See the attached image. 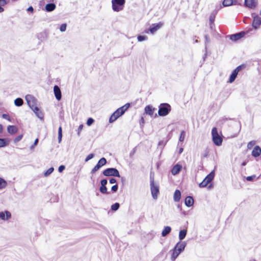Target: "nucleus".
<instances>
[{
	"instance_id": "obj_1",
	"label": "nucleus",
	"mask_w": 261,
	"mask_h": 261,
	"mask_svg": "<svg viewBox=\"0 0 261 261\" xmlns=\"http://www.w3.org/2000/svg\"><path fill=\"white\" fill-rule=\"evenodd\" d=\"M25 99L29 107L35 113L36 115L40 119H42L43 114L37 106L38 101L37 99L34 96L30 94L27 95Z\"/></svg>"
},
{
	"instance_id": "obj_2",
	"label": "nucleus",
	"mask_w": 261,
	"mask_h": 261,
	"mask_svg": "<svg viewBox=\"0 0 261 261\" xmlns=\"http://www.w3.org/2000/svg\"><path fill=\"white\" fill-rule=\"evenodd\" d=\"M130 104L127 103L121 107L117 109L110 116L109 122L112 123L114 122L117 118L122 115L124 112L129 108Z\"/></svg>"
},
{
	"instance_id": "obj_3",
	"label": "nucleus",
	"mask_w": 261,
	"mask_h": 261,
	"mask_svg": "<svg viewBox=\"0 0 261 261\" xmlns=\"http://www.w3.org/2000/svg\"><path fill=\"white\" fill-rule=\"evenodd\" d=\"M212 136L214 144L218 146H220L222 144L223 139L219 135L217 128L215 127L212 128Z\"/></svg>"
},
{
	"instance_id": "obj_4",
	"label": "nucleus",
	"mask_w": 261,
	"mask_h": 261,
	"mask_svg": "<svg viewBox=\"0 0 261 261\" xmlns=\"http://www.w3.org/2000/svg\"><path fill=\"white\" fill-rule=\"evenodd\" d=\"M171 106L168 103H161L159 106L158 114L161 116L167 115L171 111Z\"/></svg>"
},
{
	"instance_id": "obj_5",
	"label": "nucleus",
	"mask_w": 261,
	"mask_h": 261,
	"mask_svg": "<svg viewBox=\"0 0 261 261\" xmlns=\"http://www.w3.org/2000/svg\"><path fill=\"white\" fill-rule=\"evenodd\" d=\"M125 0H112V9L115 12H119L123 9Z\"/></svg>"
},
{
	"instance_id": "obj_6",
	"label": "nucleus",
	"mask_w": 261,
	"mask_h": 261,
	"mask_svg": "<svg viewBox=\"0 0 261 261\" xmlns=\"http://www.w3.org/2000/svg\"><path fill=\"white\" fill-rule=\"evenodd\" d=\"M215 176V172L212 171L209 173L205 178L199 184L200 188H204L206 187L214 179Z\"/></svg>"
},
{
	"instance_id": "obj_7",
	"label": "nucleus",
	"mask_w": 261,
	"mask_h": 261,
	"mask_svg": "<svg viewBox=\"0 0 261 261\" xmlns=\"http://www.w3.org/2000/svg\"><path fill=\"white\" fill-rule=\"evenodd\" d=\"M103 174L106 176H113L116 177H120L118 170L116 168H110L105 169L103 171Z\"/></svg>"
},
{
	"instance_id": "obj_8",
	"label": "nucleus",
	"mask_w": 261,
	"mask_h": 261,
	"mask_svg": "<svg viewBox=\"0 0 261 261\" xmlns=\"http://www.w3.org/2000/svg\"><path fill=\"white\" fill-rule=\"evenodd\" d=\"M246 66L244 64H242L238 66L232 72L229 80V82L232 83L237 77L238 72L245 68Z\"/></svg>"
},
{
	"instance_id": "obj_9",
	"label": "nucleus",
	"mask_w": 261,
	"mask_h": 261,
	"mask_svg": "<svg viewBox=\"0 0 261 261\" xmlns=\"http://www.w3.org/2000/svg\"><path fill=\"white\" fill-rule=\"evenodd\" d=\"M150 189L152 196L154 199H156L159 193V187L154 184L153 179L150 181Z\"/></svg>"
},
{
	"instance_id": "obj_10",
	"label": "nucleus",
	"mask_w": 261,
	"mask_h": 261,
	"mask_svg": "<svg viewBox=\"0 0 261 261\" xmlns=\"http://www.w3.org/2000/svg\"><path fill=\"white\" fill-rule=\"evenodd\" d=\"M252 17L253 18L252 21V27L255 29H257L261 24V18L255 13H252L251 14Z\"/></svg>"
},
{
	"instance_id": "obj_11",
	"label": "nucleus",
	"mask_w": 261,
	"mask_h": 261,
	"mask_svg": "<svg viewBox=\"0 0 261 261\" xmlns=\"http://www.w3.org/2000/svg\"><path fill=\"white\" fill-rule=\"evenodd\" d=\"M107 163V160L105 158H101L98 162L97 164L92 169L91 171L92 173H94L97 170H98L100 167L106 165Z\"/></svg>"
},
{
	"instance_id": "obj_12",
	"label": "nucleus",
	"mask_w": 261,
	"mask_h": 261,
	"mask_svg": "<svg viewBox=\"0 0 261 261\" xmlns=\"http://www.w3.org/2000/svg\"><path fill=\"white\" fill-rule=\"evenodd\" d=\"M245 35V32H241L238 33H236L233 35H231L229 37V38L231 40L233 41H237L243 37H244Z\"/></svg>"
},
{
	"instance_id": "obj_13",
	"label": "nucleus",
	"mask_w": 261,
	"mask_h": 261,
	"mask_svg": "<svg viewBox=\"0 0 261 261\" xmlns=\"http://www.w3.org/2000/svg\"><path fill=\"white\" fill-rule=\"evenodd\" d=\"M11 218V214L8 211L0 212V220L7 221Z\"/></svg>"
},
{
	"instance_id": "obj_14",
	"label": "nucleus",
	"mask_w": 261,
	"mask_h": 261,
	"mask_svg": "<svg viewBox=\"0 0 261 261\" xmlns=\"http://www.w3.org/2000/svg\"><path fill=\"white\" fill-rule=\"evenodd\" d=\"M244 4L246 7L253 9L256 7L257 2L256 0H245Z\"/></svg>"
},
{
	"instance_id": "obj_15",
	"label": "nucleus",
	"mask_w": 261,
	"mask_h": 261,
	"mask_svg": "<svg viewBox=\"0 0 261 261\" xmlns=\"http://www.w3.org/2000/svg\"><path fill=\"white\" fill-rule=\"evenodd\" d=\"M101 186L99 188V191L102 194H108L109 192H107V188L106 187V185L107 184V180L106 179H103L100 181Z\"/></svg>"
},
{
	"instance_id": "obj_16",
	"label": "nucleus",
	"mask_w": 261,
	"mask_h": 261,
	"mask_svg": "<svg viewBox=\"0 0 261 261\" xmlns=\"http://www.w3.org/2000/svg\"><path fill=\"white\" fill-rule=\"evenodd\" d=\"M54 92L56 99L58 100H61L62 98V93L61 90L58 86L56 85L54 87Z\"/></svg>"
},
{
	"instance_id": "obj_17",
	"label": "nucleus",
	"mask_w": 261,
	"mask_h": 261,
	"mask_svg": "<svg viewBox=\"0 0 261 261\" xmlns=\"http://www.w3.org/2000/svg\"><path fill=\"white\" fill-rule=\"evenodd\" d=\"M163 25V23L160 22L158 23L153 24L149 31L151 34H154L156 31L160 29Z\"/></svg>"
},
{
	"instance_id": "obj_18",
	"label": "nucleus",
	"mask_w": 261,
	"mask_h": 261,
	"mask_svg": "<svg viewBox=\"0 0 261 261\" xmlns=\"http://www.w3.org/2000/svg\"><path fill=\"white\" fill-rule=\"evenodd\" d=\"M155 109L150 105H148L144 109L145 113L151 116H152Z\"/></svg>"
},
{
	"instance_id": "obj_19",
	"label": "nucleus",
	"mask_w": 261,
	"mask_h": 261,
	"mask_svg": "<svg viewBox=\"0 0 261 261\" xmlns=\"http://www.w3.org/2000/svg\"><path fill=\"white\" fill-rule=\"evenodd\" d=\"M182 169L181 165L179 164H176L173 166L171 170V173L173 175H176L178 174Z\"/></svg>"
},
{
	"instance_id": "obj_20",
	"label": "nucleus",
	"mask_w": 261,
	"mask_h": 261,
	"mask_svg": "<svg viewBox=\"0 0 261 261\" xmlns=\"http://www.w3.org/2000/svg\"><path fill=\"white\" fill-rule=\"evenodd\" d=\"M252 155L254 157L259 156L261 154V149L258 146H256L252 151Z\"/></svg>"
},
{
	"instance_id": "obj_21",
	"label": "nucleus",
	"mask_w": 261,
	"mask_h": 261,
	"mask_svg": "<svg viewBox=\"0 0 261 261\" xmlns=\"http://www.w3.org/2000/svg\"><path fill=\"white\" fill-rule=\"evenodd\" d=\"M48 0H41L39 3L40 8H42L43 10V7L45 5V9L47 12H49V2Z\"/></svg>"
},
{
	"instance_id": "obj_22",
	"label": "nucleus",
	"mask_w": 261,
	"mask_h": 261,
	"mask_svg": "<svg viewBox=\"0 0 261 261\" xmlns=\"http://www.w3.org/2000/svg\"><path fill=\"white\" fill-rule=\"evenodd\" d=\"M7 131L10 134H15L17 132L18 128L15 125H9L7 127Z\"/></svg>"
},
{
	"instance_id": "obj_23",
	"label": "nucleus",
	"mask_w": 261,
	"mask_h": 261,
	"mask_svg": "<svg viewBox=\"0 0 261 261\" xmlns=\"http://www.w3.org/2000/svg\"><path fill=\"white\" fill-rule=\"evenodd\" d=\"M10 140L7 138H0V148L7 146L9 145Z\"/></svg>"
},
{
	"instance_id": "obj_24",
	"label": "nucleus",
	"mask_w": 261,
	"mask_h": 261,
	"mask_svg": "<svg viewBox=\"0 0 261 261\" xmlns=\"http://www.w3.org/2000/svg\"><path fill=\"white\" fill-rule=\"evenodd\" d=\"M185 204L187 206H191L193 205L194 203V199L191 196H188L185 199Z\"/></svg>"
},
{
	"instance_id": "obj_25",
	"label": "nucleus",
	"mask_w": 261,
	"mask_h": 261,
	"mask_svg": "<svg viewBox=\"0 0 261 261\" xmlns=\"http://www.w3.org/2000/svg\"><path fill=\"white\" fill-rule=\"evenodd\" d=\"M181 252H179V250L176 248H174L173 250V252L171 255V259L172 260H175L178 255Z\"/></svg>"
},
{
	"instance_id": "obj_26",
	"label": "nucleus",
	"mask_w": 261,
	"mask_h": 261,
	"mask_svg": "<svg viewBox=\"0 0 261 261\" xmlns=\"http://www.w3.org/2000/svg\"><path fill=\"white\" fill-rule=\"evenodd\" d=\"M174 200L175 202H178L181 198V193L179 190H176L174 193Z\"/></svg>"
},
{
	"instance_id": "obj_27",
	"label": "nucleus",
	"mask_w": 261,
	"mask_h": 261,
	"mask_svg": "<svg viewBox=\"0 0 261 261\" xmlns=\"http://www.w3.org/2000/svg\"><path fill=\"white\" fill-rule=\"evenodd\" d=\"M185 247L186 243L185 242H178V243L176 244L174 247L179 249V252H181L182 250H184Z\"/></svg>"
},
{
	"instance_id": "obj_28",
	"label": "nucleus",
	"mask_w": 261,
	"mask_h": 261,
	"mask_svg": "<svg viewBox=\"0 0 261 261\" xmlns=\"http://www.w3.org/2000/svg\"><path fill=\"white\" fill-rule=\"evenodd\" d=\"M171 228L170 226H166L162 232V235L163 237L166 236L170 232Z\"/></svg>"
},
{
	"instance_id": "obj_29",
	"label": "nucleus",
	"mask_w": 261,
	"mask_h": 261,
	"mask_svg": "<svg viewBox=\"0 0 261 261\" xmlns=\"http://www.w3.org/2000/svg\"><path fill=\"white\" fill-rule=\"evenodd\" d=\"M23 103V100L21 98H17L14 100V105L17 107H20Z\"/></svg>"
},
{
	"instance_id": "obj_30",
	"label": "nucleus",
	"mask_w": 261,
	"mask_h": 261,
	"mask_svg": "<svg viewBox=\"0 0 261 261\" xmlns=\"http://www.w3.org/2000/svg\"><path fill=\"white\" fill-rule=\"evenodd\" d=\"M8 2L7 0H0V13L4 12V9L3 7L5 6L8 3Z\"/></svg>"
},
{
	"instance_id": "obj_31",
	"label": "nucleus",
	"mask_w": 261,
	"mask_h": 261,
	"mask_svg": "<svg viewBox=\"0 0 261 261\" xmlns=\"http://www.w3.org/2000/svg\"><path fill=\"white\" fill-rule=\"evenodd\" d=\"M222 4L224 7L230 6L233 4V0H224Z\"/></svg>"
},
{
	"instance_id": "obj_32",
	"label": "nucleus",
	"mask_w": 261,
	"mask_h": 261,
	"mask_svg": "<svg viewBox=\"0 0 261 261\" xmlns=\"http://www.w3.org/2000/svg\"><path fill=\"white\" fill-rule=\"evenodd\" d=\"M186 234H187L186 230H180L179 233V239L180 240H183L185 238Z\"/></svg>"
},
{
	"instance_id": "obj_33",
	"label": "nucleus",
	"mask_w": 261,
	"mask_h": 261,
	"mask_svg": "<svg viewBox=\"0 0 261 261\" xmlns=\"http://www.w3.org/2000/svg\"><path fill=\"white\" fill-rule=\"evenodd\" d=\"M7 185L6 181L4 179L0 177V189L5 188L7 186Z\"/></svg>"
},
{
	"instance_id": "obj_34",
	"label": "nucleus",
	"mask_w": 261,
	"mask_h": 261,
	"mask_svg": "<svg viewBox=\"0 0 261 261\" xmlns=\"http://www.w3.org/2000/svg\"><path fill=\"white\" fill-rule=\"evenodd\" d=\"M62 137V129L61 126H60L58 129V140L59 143H60Z\"/></svg>"
},
{
	"instance_id": "obj_35",
	"label": "nucleus",
	"mask_w": 261,
	"mask_h": 261,
	"mask_svg": "<svg viewBox=\"0 0 261 261\" xmlns=\"http://www.w3.org/2000/svg\"><path fill=\"white\" fill-rule=\"evenodd\" d=\"M120 206V205L118 203H115L112 205L111 210L113 211H117Z\"/></svg>"
},
{
	"instance_id": "obj_36",
	"label": "nucleus",
	"mask_w": 261,
	"mask_h": 261,
	"mask_svg": "<svg viewBox=\"0 0 261 261\" xmlns=\"http://www.w3.org/2000/svg\"><path fill=\"white\" fill-rule=\"evenodd\" d=\"M185 138V132L184 130H182L181 132L180 136L179 138V140L181 142H182L184 140Z\"/></svg>"
},
{
	"instance_id": "obj_37",
	"label": "nucleus",
	"mask_w": 261,
	"mask_h": 261,
	"mask_svg": "<svg viewBox=\"0 0 261 261\" xmlns=\"http://www.w3.org/2000/svg\"><path fill=\"white\" fill-rule=\"evenodd\" d=\"M2 118L5 119L9 121H11V118L10 116L8 114H3L2 115Z\"/></svg>"
},
{
	"instance_id": "obj_38",
	"label": "nucleus",
	"mask_w": 261,
	"mask_h": 261,
	"mask_svg": "<svg viewBox=\"0 0 261 261\" xmlns=\"http://www.w3.org/2000/svg\"><path fill=\"white\" fill-rule=\"evenodd\" d=\"M22 137H23V135H22V134L18 136L14 139V142L17 143V142H19V141H20L21 140V139L22 138Z\"/></svg>"
},
{
	"instance_id": "obj_39",
	"label": "nucleus",
	"mask_w": 261,
	"mask_h": 261,
	"mask_svg": "<svg viewBox=\"0 0 261 261\" xmlns=\"http://www.w3.org/2000/svg\"><path fill=\"white\" fill-rule=\"evenodd\" d=\"M138 41H143L147 39V37L145 36L139 35L137 37Z\"/></svg>"
},
{
	"instance_id": "obj_40",
	"label": "nucleus",
	"mask_w": 261,
	"mask_h": 261,
	"mask_svg": "<svg viewBox=\"0 0 261 261\" xmlns=\"http://www.w3.org/2000/svg\"><path fill=\"white\" fill-rule=\"evenodd\" d=\"M66 23H63L61 25L60 27V30L61 32H64L66 29Z\"/></svg>"
},
{
	"instance_id": "obj_41",
	"label": "nucleus",
	"mask_w": 261,
	"mask_h": 261,
	"mask_svg": "<svg viewBox=\"0 0 261 261\" xmlns=\"http://www.w3.org/2000/svg\"><path fill=\"white\" fill-rule=\"evenodd\" d=\"M94 154L93 153H90L89 154V155H88L87 156V157L85 159V161L86 162H88L89 160L92 159L93 157H94Z\"/></svg>"
},
{
	"instance_id": "obj_42",
	"label": "nucleus",
	"mask_w": 261,
	"mask_h": 261,
	"mask_svg": "<svg viewBox=\"0 0 261 261\" xmlns=\"http://www.w3.org/2000/svg\"><path fill=\"white\" fill-rule=\"evenodd\" d=\"M94 120L93 118H88L87 121V125L90 126L94 122Z\"/></svg>"
},
{
	"instance_id": "obj_43",
	"label": "nucleus",
	"mask_w": 261,
	"mask_h": 261,
	"mask_svg": "<svg viewBox=\"0 0 261 261\" xmlns=\"http://www.w3.org/2000/svg\"><path fill=\"white\" fill-rule=\"evenodd\" d=\"M83 127H84L83 124H81V125H79V126L78 127V129H77V135L79 136L80 135L81 132L83 130Z\"/></svg>"
},
{
	"instance_id": "obj_44",
	"label": "nucleus",
	"mask_w": 261,
	"mask_h": 261,
	"mask_svg": "<svg viewBox=\"0 0 261 261\" xmlns=\"http://www.w3.org/2000/svg\"><path fill=\"white\" fill-rule=\"evenodd\" d=\"M255 178V175L249 176L246 177V180L248 181H251Z\"/></svg>"
},
{
	"instance_id": "obj_45",
	"label": "nucleus",
	"mask_w": 261,
	"mask_h": 261,
	"mask_svg": "<svg viewBox=\"0 0 261 261\" xmlns=\"http://www.w3.org/2000/svg\"><path fill=\"white\" fill-rule=\"evenodd\" d=\"M118 188V185L116 184L112 186L111 190L113 192H115L117 191Z\"/></svg>"
},
{
	"instance_id": "obj_46",
	"label": "nucleus",
	"mask_w": 261,
	"mask_h": 261,
	"mask_svg": "<svg viewBox=\"0 0 261 261\" xmlns=\"http://www.w3.org/2000/svg\"><path fill=\"white\" fill-rule=\"evenodd\" d=\"M44 35H45V38L47 37V35H46V33L45 32H43V33H40L39 35H38V37L40 39H41L42 38H43L44 39Z\"/></svg>"
},
{
	"instance_id": "obj_47",
	"label": "nucleus",
	"mask_w": 261,
	"mask_h": 261,
	"mask_svg": "<svg viewBox=\"0 0 261 261\" xmlns=\"http://www.w3.org/2000/svg\"><path fill=\"white\" fill-rule=\"evenodd\" d=\"M56 8L55 4L53 3H50V11L54 10Z\"/></svg>"
},
{
	"instance_id": "obj_48",
	"label": "nucleus",
	"mask_w": 261,
	"mask_h": 261,
	"mask_svg": "<svg viewBox=\"0 0 261 261\" xmlns=\"http://www.w3.org/2000/svg\"><path fill=\"white\" fill-rule=\"evenodd\" d=\"M65 167L64 165H61L58 169L59 172H62L64 169Z\"/></svg>"
},
{
	"instance_id": "obj_49",
	"label": "nucleus",
	"mask_w": 261,
	"mask_h": 261,
	"mask_svg": "<svg viewBox=\"0 0 261 261\" xmlns=\"http://www.w3.org/2000/svg\"><path fill=\"white\" fill-rule=\"evenodd\" d=\"M254 144H255V142L251 141V142L248 143L247 146H248V148H250L252 146H253Z\"/></svg>"
},
{
	"instance_id": "obj_50",
	"label": "nucleus",
	"mask_w": 261,
	"mask_h": 261,
	"mask_svg": "<svg viewBox=\"0 0 261 261\" xmlns=\"http://www.w3.org/2000/svg\"><path fill=\"white\" fill-rule=\"evenodd\" d=\"M110 183L111 184H114L116 182V180L115 178H112L110 179Z\"/></svg>"
},
{
	"instance_id": "obj_51",
	"label": "nucleus",
	"mask_w": 261,
	"mask_h": 261,
	"mask_svg": "<svg viewBox=\"0 0 261 261\" xmlns=\"http://www.w3.org/2000/svg\"><path fill=\"white\" fill-rule=\"evenodd\" d=\"M33 10H34V9L32 7V6H30L29 7L28 9H27V11H29V12H33Z\"/></svg>"
},
{
	"instance_id": "obj_52",
	"label": "nucleus",
	"mask_w": 261,
	"mask_h": 261,
	"mask_svg": "<svg viewBox=\"0 0 261 261\" xmlns=\"http://www.w3.org/2000/svg\"><path fill=\"white\" fill-rule=\"evenodd\" d=\"M44 176H49V169H47V170L45 171V173H44Z\"/></svg>"
},
{
	"instance_id": "obj_53",
	"label": "nucleus",
	"mask_w": 261,
	"mask_h": 261,
	"mask_svg": "<svg viewBox=\"0 0 261 261\" xmlns=\"http://www.w3.org/2000/svg\"><path fill=\"white\" fill-rule=\"evenodd\" d=\"M38 139H37H37L35 140V141H34V145H37V144H38Z\"/></svg>"
},
{
	"instance_id": "obj_54",
	"label": "nucleus",
	"mask_w": 261,
	"mask_h": 261,
	"mask_svg": "<svg viewBox=\"0 0 261 261\" xmlns=\"http://www.w3.org/2000/svg\"><path fill=\"white\" fill-rule=\"evenodd\" d=\"M3 131V126L2 124H0V133H2Z\"/></svg>"
},
{
	"instance_id": "obj_55",
	"label": "nucleus",
	"mask_w": 261,
	"mask_h": 261,
	"mask_svg": "<svg viewBox=\"0 0 261 261\" xmlns=\"http://www.w3.org/2000/svg\"><path fill=\"white\" fill-rule=\"evenodd\" d=\"M35 146H36V145H34V144H33V145H31V146H30V149H31V150H33V149H34V147H35Z\"/></svg>"
},
{
	"instance_id": "obj_56",
	"label": "nucleus",
	"mask_w": 261,
	"mask_h": 261,
	"mask_svg": "<svg viewBox=\"0 0 261 261\" xmlns=\"http://www.w3.org/2000/svg\"><path fill=\"white\" fill-rule=\"evenodd\" d=\"M183 148H180L179 149V153L180 154L183 151Z\"/></svg>"
},
{
	"instance_id": "obj_57",
	"label": "nucleus",
	"mask_w": 261,
	"mask_h": 261,
	"mask_svg": "<svg viewBox=\"0 0 261 261\" xmlns=\"http://www.w3.org/2000/svg\"><path fill=\"white\" fill-rule=\"evenodd\" d=\"M54 170V169L53 167H50V174L53 172V171Z\"/></svg>"
},
{
	"instance_id": "obj_58",
	"label": "nucleus",
	"mask_w": 261,
	"mask_h": 261,
	"mask_svg": "<svg viewBox=\"0 0 261 261\" xmlns=\"http://www.w3.org/2000/svg\"><path fill=\"white\" fill-rule=\"evenodd\" d=\"M141 121H142V122L143 123H144V118H143V117H141Z\"/></svg>"
},
{
	"instance_id": "obj_59",
	"label": "nucleus",
	"mask_w": 261,
	"mask_h": 261,
	"mask_svg": "<svg viewBox=\"0 0 261 261\" xmlns=\"http://www.w3.org/2000/svg\"><path fill=\"white\" fill-rule=\"evenodd\" d=\"M211 187H212V184H210V185L208 186V189H210Z\"/></svg>"
},
{
	"instance_id": "obj_60",
	"label": "nucleus",
	"mask_w": 261,
	"mask_h": 261,
	"mask_svg": "<svg viewBox=\"0 0 261 261\" xmlns=\"http://www.w3.org/2000/svg\"><path fill=\"white\" fill-rule=\"evenodd\" d=\"M246 165V163L245 162L243 163H242V165L243 166H245Z\"/></svg>"
}]
</instances>
